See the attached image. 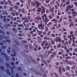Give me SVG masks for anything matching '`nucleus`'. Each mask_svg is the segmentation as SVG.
<instances>
[{
	"instance_id": "c85d7f7f",
	"label": "nucleus",
	"mask_w": 77,
	"mask_h": 77,
	"mask_svg": "<svg viewBox=\"0 0 77 77\" xmlns=\"http://www.w3.org/2000/svg\"><path fill=\"white\" fill-rule=\"evenodd\" d=\"M62 70L64 72H65V71H66L65 69V68H62Z\"/></svg>"
},
{
	"instance_id": "4c0bfd02",
	"label": "nucleus",
	"mask_w": 77,
	"mask_h": 77,
	"mask_svg": "<svg viewBox=\"0 0 77 77\" xmlns=\"http://www.w3.org/2000/svg\"><path fill=\"white\" fill-rule=\"evenodd\" d=\"M16 44H17V45H20V43H18V42H16Z\"/></svg>"
},
{
	"instance_id": "dca6fc26",
	"label": "nucleus",
	"mask_w": 77,
	"mask_h": 77,
	"mask_svg": "<svg viewBox=\"0 0 77 77\" xmlns=\"http://www.w3.org/2000/svg\"><path fill=\"white\" fill-rule=\"evenodd\" d=\"M56 38L57 40V39H58V41H60V37H56Z\"/></svg>"
},
{
	"instance_id": "a211bd4d",
	"label": "nucleus",
	"mask_w": 77,
	"mask_h": 77,
	"mask_svg": "<svg viewBox=\"0 0 77 77\" xmlns=\"http://www.w3.org/2000/svg\"><path fill=\"white\" fill-rule=\"evenodd\" d=\"M15 50H16V51H20V48H16Z\"/></svg>"
},
{
	"instance_id": "bf43d9fd",
	"label": "nucleus",
	"mask_w": 77,
	"mask_h": 77,
	"mask_svg": "<svg viewBox=\"0 0 77 77\" xmlns=\"http://www.w3.org/2000/svg\"><path fill=\"white\" fill-rule=\"evenodd\" d=\"M23 6H24V5L23 4H22L20 5V6L21 8H23Z\"/></svg>"
},
{
	"instance_id": "49530a36",
	"label": "nucleus",
	"mask_w": 77,
	"mask_h": 77,
	"mask_svg": "<svg viewBox=\"0 0 77 77\" xmlns=\"http://www.w3.org/2000/svg\"><path fill=\"white\" fill-rule=\"evenodd\" d=\"M4 14H6L7 15H8V13H7V11H5L4 12Z\"/></svg>"
},
{
	"instance_id": "a18cd8bd",
	"label": "nucleus",
	"mask_w": 77,
	"mask_h": 77,
	"mask_svg": "<svg viewBox=\"0 0 77 77\" xmlns=\"http://www.w3.org/2000/svg\"><path fill=\"white\" fill-rule=\"evenodd\" d=\"M71 11H69L68 12H67V14L68 15H70V14H71Z\"/></svg>"
},
{
	"instance_id": "c9c22d12",
	"label": "nucleus",
	"mask_w": 77,
	"mask_h": 77,
	"mask_svg": "<svg viewBox=\"0 0 77 77\" xmlns=\"http://www.w3.org/2000/svg\"><path fill=\"white\" fill-rule=\"evenodd\" d=\"M42 33V32L41 31H40L38 33V35H41V33Z\"/></svg>"
},
{
	"instance_id": "aec40b11",
	"label": "nucleus",
	"mask_w": 77,
	"mask_h": 77,
	"mask_svg": "<svg viewBox=\"0 0 77 77\" xmlns=\"http://www.w3.org/2000/svg\"><path fill=\"white\" fill-rule=\"evenodd\" d=\"M8 3L9 5H11V3H12V2L10 0H8Z\"/></svg>"
},
{
	"instance_id": "58836bf2",
	"label": "nucleus",
	"mask_w": 77,
	"mask_h": 77,
	"mask_svg": "<svg viewBox=\"0 0 77 77\" xmlns=\"http://www.w3.org/2000/svg\"><path fill=\"white\" fill-rule=\"evenodd\" d=\"M28 29H29V28L27 27H25L24 30H28Z\"/></svg>"
},
{
	"instance_id": "6ab92c4d",
	"label": "nucleus",
	"mask_w": 77,
	"mask_h": 77,
	"mask_svg": "<svg viewBox=\"0 0 77 77\" xmlns=\"http://www.w3.org/2000/svg\"><path fill=\"white\" fill-rule=\"evenodd\" d=\"M72 36H74V35L73 34V35H69L68 36V38H71V37H72Z\"/></svg>"
},
{
	"instance_id": "4d7b16f0",
	"label": "nucleus",
	"mask_w": 77,
	"mask_h": 77,
	"mask_svg": "<svg viewBox=\"0 0 77 77\" xmlns=\"http://www.w3.org/2000/svg\"><path fill=\"white\" fill-rule=\"evenodd\" d=\"M0 4L1 5H3L4 4V2H0Z\"/></svg>"
},
{
	"instance_id": "37998d69",
	"label": "nucleus",
	"mask_w": 77,
	"mask_h": 77,
	"mask_svg": "<svg viewBox=\"0 0 77 77\" xmlns=\"http://www.w3.org/2000/svg\"><path fill=\"white\" fill-rule=\"evenodd\" d=\"M13 27H17V25H15V24H13L12 25Z\"/></svg>"
},
{
	"instance_id": "e433bc0d",
	"label": "nucleus",
	"mask_w": 77,
	"mask_h": 77,
	"mask_svg": "<svg viewBox=\"0 0 77 77\" xmlns=\"http://www.w3.org/2000/svg\"><path fill=\"white\" fill-rule=\"evenodd\" d=\"M66 69L68 70H69V69H70V67H69V66H67Z\"/></svg>"
},
{
	"instance_id": "f704fd0d",
	"label": "nucleus",
	"mask_w": 77,
	"mask_h": 77,
	"mask_svg": "<svg viewBox=\"0 0 77 77\" xmlns=\"http://www.w3.org/2000/svg\"><path fill=\"white\" fill-rule=\"evenodd\" d=\"M66 59H71V57H66Z\"/></svg>"
},
{
	"instance_id": "09e8293b",
	"label": "nucleus",
	"mask_w": 77,
	"mask_h": 77,
	"mask_svg": "<svg viewBox=\"0 0 77 77\" xmlns=\"http://www.w3.org/2000/svg\"><path fill=\"white\" fill-rule=\"evenodd\" d=\"M66 51L67 52V53H69L70 51H69V49H67L66 50Z\"/></svg>"
},
{
	"instance_id": "9d476101",
	"label": "nucleus",
	"mask_w": 77,
	"mask_h": 77,
	"mask_svg": "<svg viewBox=\"0 0 77 77\" xmlns=\"http://www.w3.org/2000/svg\"><path fill=\"white\" fill-rule=\"evenodd\" d=\"M13 7L15 9H17V10H18V6L17 5H15L14 7L13 6Z\"/></svg>"
},
{
	"instance_id": "3c124183",
	"label": "nucleus",
	"mask_w": 77,
	"mask_h": 77,
	"mask_svg": "<svg viewBox=\"0 0 77 77\" xmlns=\"http://www.w3.org/2000/svg\"><path fill=\"white\" fill-rule=\"evenodd\" d=\"M69 1H67L66 2V5H69Z\"/></svg>"
},
{
	"instance_id": "4468645a",
	"label": "nucleus",
	"mask_w": 77,
	"mask_h": 77,
	"mask_svg": "<svg viewBox=\"0 0 77 77\" xmlns=\"http://www.w3.org/2000/svg\"><path fill=\"white\" fill-rule=\"evenodd\" d=\"M44 56L45 58H48V55L46 53L44 54Z\"/></svg>"
},
{
	"instance_id": "473e14b6",
	"label": "nucleus",
	"mask_w": 77,
	"mask_h": 77,
	"mask_svg": "<svg viewBox=\"0 0 77 77\" xmlns=\"http://www.w3.org/2000/svg\"><path fill=\"white\" fill-rule=\"evenodd\" d=\"M51 43H52V44H53V45H54L55 43L53 40H52L51 41Z\"/></svg>"
},
{
	"instance_id": "1a4fd4ad",
	"label": "nucleus",
	"mask_w": 77,
	"mask_h": 77,
	"mask_svg": "<svg viewBox=\"0 0 77 77\" xmlns=\"http://www.w3.org/2000/svg\"><path fill=\"white\" fill-rule=\"evenodd\" d=\"M34 2L36 4V5H41V4L40 3H38V1H34Z\"/></svg>"
},
{
	"instance_id": "0e129e2a",
	"label": "nucleus",
	"mask_w": 77,
	"mask_h": 77,
	"mask_svg": "<svg viewBox=\"0 0 77 77\" xmlns=\"http://www.w3.org/2000/svg\"><path fill=\"white\" fill-rule=\"evenodd\" d=\"M15 30H16V29H15V28H13L12 29V30L13 31H15Z\"/></svg>"
},
{
	"instance_id": "de8ad7c7",
	"label": "nucleus",
	"mask_w": 77,
	"mask_h": 77,
	"mask_svg": "<svg viewBox=\"0 0 77 77\" xmlns=\"http://www.w3.org/2000/svg\"><path fill=\"white\" fill-rule=\"evenodd\" d=\"M11 14L13 16H15V13L13 12L11 13Z\"/></svg>"
},
{
	"instance_id": "72a5a7b5",
	"label": "nucleus",
	"mask_w": 77,
	"mask_h": 77,
	"mask_svg": "<svg viewBox=\"0 0 77 77\" xmlns=\"http://www.w3.org/2000/svg\"><path fill=\"white\" fill-rule=\"evenodd\" d=\"M14 68H15V66H13L12 67H11V70L13 71L14 70Z\"/></svg>"
},
{
	"instance_id": "8fccbe9b",
	"label": "nucleus",
	"mask_w": 77,
	"mask_h": 77,
	"mask_svg": "<svg viewBox=\"0 0 77 77\" xmlns=\"http://www.w3.org/2000/svg\"><path fill=\"white\" fill-rule=\"evenodd\" d=\"M13 10V8L12 7H11L10 8V9L9 10L10 11H12Z\"/></svg>"
},
{
	"instance_id": "bb28decb",
	"label": "nucleus",
	"mask_w": 77,
	"mask_h": 77,
	"mask_svg": "<svg viewBox=\"0 0 77 77\" xmlns=\"http://www.w3.org/2000/svg\"><path fill=\"white\" fill-rule=\"evenodd\" d=\"M54 74L56 76L55 77H59V76H58V75H57V74L56 73H54Z\"/></svg>"
},
{
	"instance_id": "052dcab7",
	"label": "nucleus",
	"mask_w": 77,
	"mask_h": 77,
	"mask_svg": "<svg viewBox=\"0 0 77 77\" xmlns=\"http://www.w3.org/2000/svg\"><path fill=\"white\" fill-rule=\"evenodd\" d=\"M7 21H11V19L7 18Z\"/></svg>"
},
{
	"instance_id": "ddd939ff",
	"label": "nucleus",
	"mask_w": 77,
	"mask_h": 77,
	"mask_svg": "<svg viewBox=\"0 0 77 77\" xmlns=\"http://www.w3.org/2000/svg\"><path fill=\"white\" fill-rule=\"evenodd\" d=\"M59 72L60 75L62 74V72L61 70L59 69Z\"/></svg>"
},
{
	"instance_id": "13d9d810",
	"label": "nucleus",
	"mask_w": 77,
	"mask_h": 77,
	"mask_svg": "<svg viewBox=\"0 0 77 77\" xmlns=\"http://www.w3.org/2000/svg\"><path fill=\"white\" fill-rule=\"evenodd\" d=\"M46 1L47 3H49V1H50V0H46Z\"/></svg>"
},
{
	"instance_id": "412c9836",
	"label": "nucleus",
	"mask_w": 77,
	"mask_h": 77,
	"mask_svg": "<svg viewBox=\"0 0 77 77\" xmlns=\"http://www.w3.org/2000/svg\"><path fill=\"white\" fill-rule=\"evenodd\" d=\"M62 17H61V18L58 21V23H61V21H62Z\"/></svg>"
},
{
	"instance_id": "5fc2aeb1",
	"label": "nucleus",
	"mask_w": 77,
	"mask_h": 77,
	"mask_svg": "<svg viewBox=\"0 0 77 77\" xmlns=\"http://www.w3.org/2000/svg\"><path fill=\"white\" fill-rule=\"evenodd\" d=\"M72 69H75V67L73 66L71 68Z\"/></svg>"
},
{
	"instance_id": "20e7f679",
	"label": "nucleus",
	"mask_w": 77,
	"mask_h": 77,
	"mask_svg": "<svg viewBox=\"0 0 77 77\" xmlns=\"http://www.w3.org/2000/svg\"><path fill=\"white\" fill-rule=\"evenodd\" d=\"M45 10H46V9L45 8H42L41 14H44V13H45Z\"/></svg>"
},
{
	"instance_id": "39448f33",
	"label": "nucleus",
	"mask_w": 77,
	"mask_h": 77,
	"mask_svg": "<svg viewBox=\"0 0 77 77\" xmlns=\"http://www.w3.org/2000/svg\"><path fill=\"white\" fill-rule=\"evenodd\" d=\"M71 14L72 15V17H75V14L77 15V13L76 12L74 11L71 13Z\"/></svg>"
},
{
	"instance_id": "c756f323",
	"label": "nucleus",
	"mask_w": 77,
	"mask_h": 77,
	"mask_svg": "<svg viewBox=\"0 0 77 77\" xmlns=\"http://www.w3.org/2000/svg\"><path fill=\"white\" fill-rule=\"evenodd\" d=\"M28 46H29V45H25V48H28Z\"/></svg>"
},
{
	"instance_id": "f257e3e1",
	"label": "nucleus",
	"mask_w": 77,
	"mask_h": 77,
	"mask_svg": "<svg viewBox=\"0 0 77 77\" xmlns=\"http://www.w3.org/2000/svg\"><path fill=\"white\" fill-rule=\"evenodd\" d=\"M44 26L43 25L42 23H40V24H39L38 25V27L39 29H41L42 30H44Z\"/></svg>"
},
{
	"instance_id": "7ed1b4c3",
	"label": "nucleus",
	"mask_w": 77,
	"mask_h": 77,
	"mask_svg": "<svg viewBox=\"0 0 77 77\" xmlns=\"http://www.w3.org/2000/svg\"><path fill=\"white\" fill-rule=\"evenodd\" d=\"M44 17H45V19L47 18V14H44L43 16H42V18L44 21Z\"/></svg>"
},
{
	"instance_id": "7c9ffc66",
	"label": "nucleus",
	"mask_w": 77,
	"mask_h": 77,
	"mask_svg": "<svg viewBox=\"0 0 77 77\" xmlns=\"http://www.w3.org/2000/svg\"><path fill=\"white\" fill-rule=\"evenodd\" d=\"M51 12H54V10H53V8H51L50 9Z\"/></svg>"
},
{
	"instance_id": "a878e982",
	"label": "nucleus",
	"mask_w": 77,
	"mask_h": 77,
	"mask_svg": "<svg viewBox=\"0 0 77 77\" xmlns=\"http://www.w3.org/2000/svg\"><path fill=\"white\" fill-rule=\"evenodd\" d=\"M28 2L29 3V5H30V4L31 3V1H30V0H28Z\"/></svg>"
},
{
	"instance_id": "f03ea898",
	"label": "nucleus",
	"mask_w": 77,
	"mask_h": 77,
	"mask_svg": "<svg viewBox=\"0 0 77 77\" xmlns=\"http://www.w3.org/2000/svg\"><path fill=\"white\" fill-rule=\"evenodd\" d=\"M43 44H45L44 45L45 46H48V45H49V44L50 45H51L50 43L49 44L47 42V41H44L43 42Z\"/></svg>"
},
{
	"instance_id": "b1692460",
	"label": "nucleus",
	"mask_w": 77,
	"mask_h": 77,
	"mask_svg": "<svg viewBox=\"0 0 77 77\" xmlns=\"http://www.w3.org/2000/svg\"><path fill=\"white\" fill-rule=\"evenodd\" d=\"M67 7L68 9H69V8H70V9L72 8V7L70 5H69V6H67Z\"/></svg>"
},
{
	"instance_id": "ea45409f",
	"label": "nucleus",
	"mask_w": 77,
	"mask_h": 77,
	"mask_svg": "<svg viewBox=\"0 0 77 77\" xmlns=\"http://www.w3.org/2000/svg\"><path fill=\"white\" fill-rule=\"evenodd\" d=\"M16 5H17L18 6H20V2H18L16 3Z\"/></svg>"
},
{
	"instance_id": "2f4dec72",
	"label": "nucleus",
	"mask_w": 77,
	"mask_h": 77,
	"mask_svg": "<svg viewBox=\"0 0 77 77\" xmlns=\"http://www.w3.org/2000/svg\"><path fill=\"white\" fill-rule=\"evenodd\" d=\"M17 29H18V30H20L22 29V28L21 27H18L17 28Z\"/></svg>"
},
{
	"instance_id": "603ef678",
	"label": "nucleus",
	"mask_w": 77,
	"mask_h": 77,
	"mask_svg": "<svg viewBox=\"0 0 77 77\" xmlns=\"http://www.w3.org/2000/svg\"><path fill=\"white\" fill-rule=\"evenodd\" d=\"M6 47V46H3L2 47V48L3 49H4V48H5Z\"/></svg>"
},
{
	"instance_id": "cd10ccee",
	"label": "nucleus",
	"mask_w": 77,
	"mask_h": 77,
	"mask_svg": "<svg viewBox=\"0 0 77 77\" xmlns=\"http://www.w3.org/2000/svg\"><path fill=\"white\" fill-rule=\"evenodd\" d=\"M39 5H37L36 6H35V8H38L39 7Z\"/></svg>"
},
{
	"instance_id": "e2e57ef3",
	"label": "nucleus",
	"mask_w": 77,
	"mask_h": 77,
	"mask_svg": "<svg viewBox=\"0 0 77 77\" xmlns=\"http://www.w3.org/2000/svg\"><path fill=\"white\" fill-rule=\"evenodd\" d=\"M15 14H16L17 16L18 15H19V13L18 12H15Z\"/></svg>"
},
{
	"instance_id": "69168bd1",
	"label": "nucleus",
	"mask_w": 77,
	"mask_h": 77,
	"mask_svg": "<svg viewBox=\"0 0 77 77\" xmlns=\"http://www.w3.org/2000/svg\"><path fill=\"white\" fill-rule=\"evenodd\" d=\"M32 28H31V27L29 29V31H31V30H32Z\"/></svg>"
},
{
	"instance_id": "f8f14e48",
	"label": "nucleus",
	"mask_w": 77,
	"mask_h": 77,
	"mask_svg": "<svg viewBox=\"0 0 77 77\" xmlns=\"http://www.w3.org/2000/svg\"><path fill=\"white\" fill-rule=\"evenodd\" d=\"M48 54H52V53H53V52L51 51L50 50H49L48 51Z\"/></svg>"
},
{
	"instance_id": "6e6d98bb",
	"label": "nucleus",
	"mask_w": 77,
	"mask_h": 77,
	"mask_svg": "<svg viewBox=\"0 0 77 77\" xmlns=\"http://www.w3.org/2000/svg\"><path fill=\"white\" fill-rule=\"evenodd\" d=\"M34 50H35V51H38V50H37V49H36V48H35L34 49Z\"/></svg>"
},
{
	"instance_id": "423d86ee",
	"label": "nucleus",
	"mask_w": 77,
	"mask_h": 77,
	"mask_svg": "<svg viewBox=\"0 0 77 77\" xmlns=\"http://www.w3.org/2000/svg\"><path fill=\"white\" fill-rule=\"evenodd\" d=\"M11 56H12V59L14 61H15V58L14 57H13V56H14L15 57L16 56V55L14 54H13V55H12V54H11Z\"/></svg>"
},
{
	"instance_id": "5701e85b",
	"label": "nucleus",
	"mask_w": 77,
	"mask_h": 77,
	"mask_svg": "<svg viewBox=\"0 0 77 77\" xmlns=\"http://www.w3.org/2000/svg\"><path fill=\"white\" fill-rule=\"evenodd\" d=\"M74 24L72 23H70V25L69 26V27H71V26H73Z\"/></svg>"
},
{
	"instance_id": "9b49d317",
	"label": "nucleus",
	"mask_w": 77,
	"mask_h": 77,
	"mask_svg": "<svg viewBox=\"0 0 77 77\" xmlns=\"http://www.w3.org/2000/svg\"><path fill=\"white\" fill-rule=\"evenodd\" d=\"M37 21H39V18L38 17H37L35 19V21H36V23H37Z\"/></svg>"
},
{
	"instance_id": "f3484780",
	"label": "nucleus",
	"mask_w": 77,
	"mask_h": 77,
	"mask_svg": "<svg viewBox=\"0 0 77 77\" xmlns=\"http://www.w3.org/2000/svg\"><path fill=\"white\" fill-rule=\"evenodd\" d=\"M55 21V23H57L58 21H57V20H56V19H54L52 20V21Z\"/></svg>"
},
{
	"instance_id": "0eeeda50",
	"label": "nucleus",
	"mask_w": 77,
	"mask_h": 77,
	"mask_svg": "<svg viewBox=\"0 0 77 77\" xmlns=\"http://www.w3.org/2000/svg\"><path fill=\"white\" fill-rule=\"evenodd\" d=\"M29 47L30 50H33V47H32V46L31 45H29Z\"/></svg>"
},
{
	"instance_id": "393cba45",
	"label": "nucleus",
	"mask_w": 77,
	"mask_h": 77,
	"mask_svg": "<svg viewBox=\"0 0 77 77\" xmlns=\"http://www.w3.org/2000/svg\"><path fill=\"white\" fill-rule=\"evenodd\" d=\"M54 57V55H53V54H51L50 56V57H51V58H53V57Z\"/></svg>"
},
{
	"instance_id": "774afa93",
	"label": "nucleus",
	"mask_w": 77,
	"mask_h": 77,
	"mask_svg": "<svg viewBox=\"0 0 77 77\" xmlns=\"http://www.w3.org/2000/svg\"><path fill=\"white\" fill-rule=\"evenodd\" d=\"M43 77H47V75L45 74H44L43 75Z\"/></svg>"
},
{
	"instance_id": "a19ab883",
	"label": "nucleus",
	"mask_w": 77,
	"mask_h": 77,
	"mask_svg": "<svg viewBox=\"0 0 77 77\" xmlns=\"http://www.w3.org/2000/svg\"><path fill=\"white\" fill-rule=\"evenodd\" d=\"M48 17L49 18H50V19H52V16H51V15H50L48 16Z\"/></svg>"
},
{
	"instance_id": "2eb2a0df",
	"label": "nucleus",
	"mask_w": 77,
	"mask_h": 77,
	"mask_svg": "<svg viewBox=\"0 0 77 77\" xmlns=\"http://www.w3.org/2000/svg\"><path fill=\"white\" fill-rule=\"evenodd\" d=\"M48 30V28L47 26H45V31H46V32H47Z\"/></svg>"
},
{
	"instance_id": "c03bdc74",
	"label": "nucleus",
	"mask_w": 77,
	"mask_h": 77,
	"mask_svg": "<svg viewBox=\"0 0 77 77\" xmlns=\"http://www.w3.org/2000/svg\"><path fill=\"white\" fill-rule=\"evenodd\" d=\"M2 38H3V35L0 36V39L2 40Z\"/></svg>"
},
{
	"instance_id": "79ce46f5",
	"label": "nucleus",
	"mask_w": 77,
	"mask_h": 77,
	"mask_svg": "<svg viewBox=\"0 0 77 77\" xmlns=\"http://www.w3.org/2000/svg\"><path fill=\"white\" fill-rule=\"evenodd\" d=\"M18 71H21V69L20 67H18Z\"/></svg>"
},
{
	"instance_id": "6e6552de",
	"label": "nucleus",
	"mask_w": 77,
	"mask_h": 77,
	"mask_svg": "<svg viewBox=\"0 0 77 77\" xmlns=\"http://www.w3.org/2000/svg\"><path fill=\"white\" fill-rule=\"evenodd\" d=\"M17 26L18 27H23V28H24V26H23V25L22 24L18 25Z\"/></svg>"
},
{
	"instance_id": "338daca9",
	"label": "nucleus",
	"mask_w": 77,
	"mask_h": 77,
	"mask_svg": "<svg viewBox=\"0 0 77 77\" xmlns=\"http://www.w3.org/2000/svg\"><path fill=\"white\" fill-rule=\"evenodd\" d=\"M65 75H68L69 74V73H68V72H67L65 73Z\"/></svg>"
},
{
	"instance_id": "680f3d73",
	"label": "nucleus",
	"mask_w": 77,
	"mask_h": 77,
	"mask_svg": "<svg viewBox=\"0 0 77 77\" xmlns=\"http://www.w3.org/2000/svg\"><path fill=\"white\" fill-rule=\"evenodd\" d=\"M36 35H37L36 34H32V36L35 37V36H36Z\"/></svg>"
},
{
	"instance_id": "864d4df0",
	"label": "nucleus",
	"mask_w": 77,
	"mask_h": 77,
	"mask_svg": "<svg viewBox=\"0 0 77 77\" xmlns=\"http://www.w3.org/2000/svg\"><path fill=\"white\" fill-rule=\"evenodd\" d=\"M58 54L59 55H61V54H62V52H59Z\"/></svg>"
},
{
	"instance_id": "4be33fe9",
	"label": "nucleus",
	"mask_w": 77,
	"mask_h": 77,
	"mask_svg": "<svg viewBox=\"0 0 77 77\" xmlns=\"http://www.w3.org/2000/svg\"><path fill=\"white\" fill-rule=\"evenodd\" d=\"M45 22H46V23H47L48 22V19H47V18H46V19H45Z\"/></svg>"
}]
</instances>
